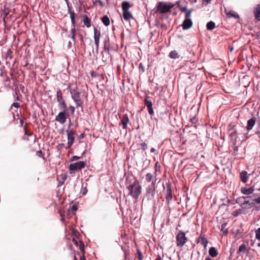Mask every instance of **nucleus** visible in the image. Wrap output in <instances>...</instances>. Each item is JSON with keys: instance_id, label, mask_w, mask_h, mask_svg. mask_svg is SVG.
<instances>
[{"instance_id": "nucleus-1", "label": "nucleus", "mask_w": 260, "mask_h": 260, "mask_svg": "<svg viewBox=\"0 0 260 260\" xmlns=\"http://www.w3.org/2000/svg\"><path fill=\"white\" fill-rule=\"evenodd\" d=\"M127 188L129 191L128 194L135 199H137L141 193L142 187L137 179H135L133 183L129 185Z\"/></svg>"}, {"instance_id": "nucleus-2", "label": "nucleus", "mask_w": 260, "mask_h": 260, "mask_svg": "<svg viewBox=\"0 0 260 260\" xmlns=\"http://www.w3.org/2000/svg\"><path fill=\"white\" fill-rule=\"evenodd\" d=\"M69 89L71 94L72 99L76 103V107L77 108H82L83 101L81 99V93L78 90V87L76 85L73 88H71L70 86H69Z\"/></svg>"}, {"instance_id": "nucleus-3", "label": "nucleus", "mask_w": 260, "mask_h": 260, "mask_svg": "<svg viewBox=\"0 0 260 260\" xmlns=\"http://www.w3.org/2000/svg\"><path fill=\"white\" fill-rule=\"evenodd\" d=\"M133 6L129 2L123 1L121 4V8L122 10V16L125 21H129L133 18L132 13L129 11L130 8Z\"/></svg>"}, {"instance_id": "nucleus-4", "label": "nucleus", "mask_w": 260, "mask_h": 260, "mask_svg": "<svg viewBox=\"0 0 260 260\" xmlns=\"http://www.w3.org/2000/svg\"><path fill=\"white\" fill-rule=\"evenodd\" d=\"M174 7V5L171 3L159 2L156 7V12L165 14L169 12Z\"/></svg>"}, {"instance_id": "nucleus-5", "label": "nucleus", "mask_w": 260, "mask_h": 260, "mask_svg": "<svg viewBox=\"0 0 260 260\" xmlns=\"http://www.w3.org/2000/svg\"><path fill=\"white\" fill-rule=\"evenodd\" d=\"M69 14L71 19V22L74 27L72 28L70 31V37L72 39L74 42L76 41V29L75 28V14L74 11L69 10Z\"/></svg>"}, {"instance_id": "nucleus-6", "label": "nucleus", "mask_w": 260, "mask_h": 260, "mask_svg": "<svg viewBox=\"0 0 260 260\" xmlns=\"http://www.w3.org/2000/svg\"><path fill=\"white\" fill-rule=\"evenodd\" d=\"M85 166V162L84 161H80L75 163L71 164L69 166V169L70 174H72L74 171L80 170Z\"/></svg>"}, {"instance_id": "nucleus-7", "label": "nucleus", "mask_w": 260, "mask_h": 260, "mask_svg": "<svg viewBox=\"0 0 260 260\" xmlns=\"http://www.w3.org/2000/svg\"><path fill=\"white\" fill-rule=\"evenodd\" d=\"M57 101L58 103V106L61 109L67 110V105L62 97L61 91L59 89L56 92Z\"/></svg>"}, {"instance_id": "nucleus-8", "label": "nucleus", "mask_w": 260, "mask_h": 260, "mask_svg": "<svg viewBox=\"0 0 260 260\" xmlns=\"http://www.w3.org/2000/svg\"><path fill=\"white\" fill-rule=\"evenodd\" d=\"M68 116L69 115L67 112V110H63L62 111L60 112L55 117V120L60 124H64L66 122Z\"/></svg>"}, {"instance_id": "nucleus-9", "label": "nucleus", "mask_w": 260, "mask_h": 260, "mask_svg": "<svg viewBox=\"0 0 260 260\" xmlns=\"http://www.w3.org/2000/svg\"><path fill=\"white\" fill-rule=\"evenodd\" d=\"M229 135L231 139V141L233 144L235 145L238 139V133L235 126L230 128L229 129Z\"/></svg>"}, {"instance_id": "nucleus-10", "label": "nucleus", "mask_w": 260, "mask_h": 260, "mask_svg": "<svg viewBox=\"0 0 260 260\" xmlns=\"http://www.w3.org/2000/svg\"><path fill=\"white\" fill-rule=\"evenodd\" d=\"M68 136V148H70L74 143L75 140L74 135H75V131L73 129H69L67 131Z\"/></svg>"}, {"instance_id": "nucleus-11", "label": "nucleus", "mask_w": 260, "mask_h": 260, "mask_svg": "<svg viewBox=\"0 0 260 260\" xmlns=\"http://www.w3.org/2000/svg\"><path fill=\"white\" fill-rule=\"evenodd\" d=\"M167 185V190L166 194V203L169 206L170 203V201L172 200L173 198V194H172V190L171 188V185L168 183L166 184Z\"/></svg>"}, {"instance_id": "nucleus-12", "label": "nucleus", "mask_w": 260, "mask_h": 260, "mask_svg": "<svg viewBox=\"0 0 260 260\" xmlns=\"http://www.w3.org/2000/svg\"><path fill=\"white\" fill-rule=\"evenodd\" d=\"M186 238L185 234L183 232H180L176 237L177 244L178 246H183L186 241Z\"/></svg>"}, {"instance_id": "nucleus-13", "label": "nucleus", "mask_w": 260, "mask_h": 260, "mask_svg": "<svg viewBox=\"0 0 260 260\" xmlns=\"http://www.w3.org/2000/svg\"><path fill=\"white\" fill-rule=\"evenodd\" d=\"M101 32L96 28L94 29V39L96 48L99 47Z\"/></svg>"}, {"instance_id": "nucleus-14", "label": "nucleus", "mask_w": 260, "mask_h": 260, "mask_svg": "<svg viewBox=\"0 0 260 260\" xmlns=\"http://www.w3.org/2000/svg\"><path fill=\"white\" fill-rule=\"evenodd\" d=\"M253 13L255 19L260 21V4L256 5L253 9Z\"/></svg>"}, {"instance_id": "nucleus-15", "label": "nucleus", "mask_w": 260, "mask_h": 260, "mask_svg": "<svg viewBox=\"0 0 260 260\" xmlns=\"http://www.w3.org/2000/svg\"><path fill=\"white\" fill-rule=\"evenodd\" d=\"M129 119L128 115L125 114H124L122 118H121V123L122 125V127L123 129L127 128V124L129 122Z\"/></svg>"}, {"instance_id": "nucleus-16", "label": "nucleus", "mask_w": 260, "mask_h": 260, "mask_svg": "<svg viewBox=\"0 0 260 260\" xmlns=\"http://www.w3.org/2000/svg\"><path fill=\"white\" fill-rule=\"evenodd\" d=\"M256 121V118L254 117H252L247 121L246 129L248 131L251 130L254 125Z\"/></svg>"}, {"instance_id": "nucleus-17", "label": "nucleus", "mask_w": 260, "mask_h": 260, "mask_svg": "<svg viewBox=\"0 0 260 260\" xmlns=\"http://www.w3.org/2000/svg\"><path fill=\"white\" fill-rule=\"evenodd\" d=\"M254 191V187H251L249 188L241 187V192L243 194L248 196L253 192Z\"/></svg>"}, {"instance_id": "nucleus-18", "label": "nucleus", "mask_w": 260, "mask_h": 260, "mask_svg": "<svg viewBox=\"0 0 260 260\" xmlns=\"http://www.w3.org/2000/svg\"><path fill=\"white\" fill-rule=\"evenodd\" d=\"M225 13L228 18H234L235 19H239V15L233 10L228 11L225 10Z\"/></svg>"}, {"instance_id": "nucleus-19", "label": "nucleus", "mask_w": 260, "mask_h": 260, "mask_svg": "<svg viewBox=\"0 0 260 260\" xmlns=\"http://www.w3.org/2000/svg\"><path fill=\"white\" fill-rule=\"evenodd\" d=\"M192 22L190 19H185L182 24L183 29H188L191 27Z\"/></svg>"}, {"instance_id": "nucleus-20", "label": "nucleus", "mask_w": 260, "mask_h": 260, "mask_svg": "<svg viewBox=\"0 0 260 260\" xmlns=\"http://www.w3.org/2000/svg\"><path fill=\"white\" fill-rule=\"evenodd\" d=\"M240 177L242 182L246 183L248 180L249 175L246 171H242L240 174Z\"/></svg>"}, {"instance_id": "nucleus-21", "label": "nucleus", "mask_w": 260, "mask_h": 260, "mask_svg": "<svg viewBox=\"0 0 260 260\" xmlns=\"http://www.w3.org/2000/svg\"><path fill=\"white\" fill-rule=\"evenodd\" d=\"M155 192V187L149 185L146 189V193L152 198L154 197Z\"/></svg>"}, {"instance_id": "nucleus-22", "label": "nucleus", "mask_w": 260, "mask_h": 260, "mask_svg": "<svg viewBox=\"0 0 260 260\" xmlns=\"http://www.w3.org/2000/svg\"><path fill=\"white\" fill-rule=\"evenodd\" d=\"M198 243H201L202 245L204 246V248H206L207 244L208 241L204 237L201 236L197 240Z\"/></svg>"}, {"instance_id": "nucleus-23", "label": "nucleus", "mask_w": 260, "mask_h": 260, "mask_svg": "<svg viewBox=\"0 0 260 260\" xmlns=\"http://www.w3.org/2000/svg\"><path fill=\"white\" fill-rule=\"evenodd\" d=\"M83 23L87 27L91 26V20L87 15L83 16Z\"/></svg>"}, {"instance_id": "nucleus-24", "label": "nucleus", "mask_w": 260, "mask_h": 260, "mask_svg": "<svg viewBox=\"0 0 260 260\" xmlns=\"http://www.w3.org/2000/svg\"><path fill=\"white\" fill-rule=\"evenodd\" d=\"M209 255L212 257H215L218 255V252L215 247H212L209 250Z\"/></svg>"}, {"instance_id": "nucleus-25", "label": "nucleus", "mask_w": 260, "mask_h": 260, "mask_svg": "<svg viewBox=\"0 0 260 260\" xmlns=\"http://www.w3.org/2000/svg\"><path fill=\"white\" fill-rule=\"evenodd\" d=\"M236 202L239 204V205L243 208H246V206H244V203L245 202V200H244L243 197H240L238 198Z\"/></svg>"}, {"instance_id": "nucleus-26", "label": "nucleus", "mask_w": 260, "mask_h": 260, "mask_svg": "<svg viewBox=\"0 0 260 260\" xmlns=\"http://www.w3.org/2000/svg\"><path fill=\"white\" fill-rule=\"evenodd\" d=\"M101 20L105 26H108L110 25V19L108 16H107V15L104 16L101 18Z\"/></svg>"}, {"instance_id": "nucleus-27", "label": "nucleus", "mask_w": 260, "mask_h": 260, "mask_svg": "<svg viewBox=\"0 0 260 260\" xmlns=\"http://www.w3.org/2000/svg\"><path fill=\"white\" fill-rule=\"evenodd\" d=\"M246 250V246L245 244H243L239 246V249L238 250V253L240 254L244 253Z\"/></svg>"}, {"instance_id": "nucleus-28", "label": "nucleus", "mask_w": 260, "mask_h": 260, "mask_svg": "<svg viewBox=\"0 0 260 260\" xmlns=\"http://www.w3.org/2000/svg\"><path fill=\"white\" fill-rule=\"evenodd\" d=\"M206 26L208 30H212L215 28V24L214 22L211 21L207 23Z\"/></svg>"}, {"instance_id": "nucleus-29", "label": "nucleus", "mask_w": 260, "mask_h": 260, "mask_svg": "<svg viewBox=\"0 0 260 260\" xmlns=\"http://www.w3.org/2000/svg\"><path fill=\"white\" fill-rule=\"evenodd\" d=\"M12 54H13V52L12 51V50L10 49H9L7 51V54L5 56L6 59V60L11 59L13 57Z\"/></svg>"}, {"instance_id": "nucleus-30", "label": "nucleus", "mask_w": 260, "mask_h": 260, "mask_svg": "<svg viewBox=\"0 0 260 260\" xmlns=\"http://www.w3.org/2000/svg\"><path fill=\"white\" fill-rule=\"evenodd\" d=\"M149 97L148 96H146V97L145 98L144 101L145 105L146 107L152 106V102L151 101L149 100Z\"/></svg>"}, {"instance_id": "nucleus-31", "label": "nucleus", "mask_w": 260, "mask_h": 260, "mask_svg": "<svg viewBox=\"0 0 260 260\" xmlns=\"http://www.w3.org/2000/svg\"><path fill=\"white\" fill-rule=\"evenodd\" d=\"M169 56L172 58H177L179 57V55L176 51H172L169 54Z\"/></svg>"}, {"instance_id": "nucleus-32", "label": "nucleus", "mask_w": 260, "mask_h": 260, "mask_svg": "<svg viewBox=\"0 0 260 260\" xmlns=\"http://www.w3.org/2000/svg\"><path fill=\"white\" fill-rule=\"evenodd\" d=\"M226 226V223H223V224H221V225L220 230H221V231H222L223 232V234L224 235H226L229 232L228 229L225 228Z\"/></svg>"}, {"instance_id": "nucleus-33", "label": "nucleus", "mask_w": 260, "mask_h": 260, "mask_svg": "<svg viewBox=\"0 0 260 260\" xmlns=\"http://www.w3.org/2000/svg\"><path fill=\"white\" fill-rule=\"evenodd\" d=\"M153 175L151 173H148L146 175V180L147 182H150L152 181Z\"/></svg>"}, {"instance_id": "nucleus-34", "label": "nucleus", "mask_w": 260, "mask_h": 260, "mask_svg": "<svg viewBox=\"0 0 260 260\" xmlns=\"http://www.w3.org/2000/svg\"><path fill=\"white\" fill-rule=\"evenodd\" d=\"M137 253L138 254V257L139 259L143 260L144 257H143L142 252L140 251V250L139 249H137Z\"/></svg>"}, {"instance_id": "nucleus-35", "label": "nucleus", "mask_w": 260, "mask_h": 260, "mask_svg": "<svg viewBox=\"0 0 260 260\" xmlns=\"http://www.w3.org/2000/svg\"><path fill=\"white\" fill-rule=\"evenodd\" d=\"M79 249L83 253V255H84V244L83 242L80 241Z\"/></svg>"}, {"instance_id": "nucleus-36", "label": "nucleus", "mask_w": 260, "mask_h": 260, "mask_svg": "<svg viewBox=\"0 0 260 260\" xmlns=\"http://www.w3.org/2000/svg\"><path fill=\"white\" fill-rule=\"evenodd\" d=\"M93 2L94 4H99L102 7H104L105 6L104 3L101 0H93Z\"/></svg>"}, {"instance_id": "nucleus-37", "label": "nucleus", "mask_w": 260, "mask_h": 260, "mask_svg": "<svg viewBox=\"0 0 260 260\" xmlns=\"http://www.w3.org/2000/svg\"><path fill=\"white\" fill-rule=\"evenodd\" d=\"M256 234H255V237L259 241H260V228H258L256 230Z\"/></svg>"}, {"instance_id": "nucleus-38", "label": "nucleus", "mask_w": 260, "mask_h": 260, "mask_svg": "<svg viewBox=\"0 0 260 260\" xmlns=\"http://www.w3.org/2000/svg\"><path fill=\"white\" fill-rule=\"evenodd\" d=\"M148 111V113L150 115L154 114V111L153 110L152 106L147 107Z\"/></svg>"}, {"instance_id": "nucleus-39", "label": "nucleus", "mask_w": 260, "mask_h": 260, "mask_svg": "<svg viewBox=\"0 0 260 260\" xmlns=\"http://www.w3.org/2000/svg\"><path fill=\"white\" fill-rule=\"evenodd\" d=\"M192 11L190 10H188L185 13V19H190V17L191 16Z\"/></svg>"}, {"instance_id": "nucleus-40", "label": "nucleus", "mask_w": 260, "mask_h": 260, "mask_svg": "<svg viewBox=\"0 0 260 260\" xmlns=\"http://www.w3.org/2000/svg\"><path fill=\"white\" fill-rule=\"evenodd\" d=\"M140 145L141 146V149L143 151H145V150H146L147 149V145L145 143H143L141 144Z\"/></svg>"}, {"instance_id": "nucleus-41", "label": "nucleus", "mask_w": 260, "mask_h": 260, "mask_svg": "<svg viewBox=\"0 0 260 260\" xmlns=\"http://www.w3.org/2000/svg\"><path fill=\"white\" fill-rule=\"evenodd\" d=\"M69 110L70 111L72 114H73L75 111V108L73 106H70L69 107Z\"/></svg>"}, {"instance_id": "nucleus-42", "label": "nucleus", "mask_w": 260, "mask_h": 260, "mask_svg": "<svg viewBox=\"0 0 260 260\" xmlns=\"http://www.w3.org/2000/svg\"><path fill=\"white\" fill-rule=\"evenodd\" d=\"M36 154L39 157H43V158H44V157L43 156V155L42 154V151L41 150H39V151H37Z\"/></svg>"}, {"instance_id": "nucleus-43", "label": "nucleus", "mask_w": 260, "mask_h": 260, "mask_svg": "<svg viewBox=\"0 0 260 260\" xmlns=\"http://www.w3.org/2000/svg\"><path fill=\"white\" fill-rule=\"evenodd\" d=\"M24 133H25V135L31 136L32 135L31 133L28 132L25 126L24 127Z\"/></svg>"}, {"instance_id": "nucleus-44", "label": "nucleus", "mask_w": 260, "mask_h": 260, "mask_svg": "<svg viewBox=\"0 0 260 260\" xmlns=\"http://www.w3.org/2000/svg\"><path fill=\"white\" fill-rule=\"evenodd\" d=\"M80 158V157L75 155L72 157V158L71 159V161H75L78 159H79Z\"/></svg>"}, {"instance_id": "nucleus-45", "label": "nucleus", "mask_w": 260, "mask_h": 260, "mask_svg": "<svg viewBox=\"0 0 260 260\" xmlns=\"http://www.w3.org/2000/svg\"><path fill=\"white\" fill-rule=\"evenodd\" d=\"M71 210L73 212H75L77 210V206L76 205H73L71 207Z\"/></svg>"}, {"instance_id": "nucleus-46", "label": "nucleus", "mask_w": 260, "mask_h": 260, "mask_svg": "<svg viewBox=\"0 0 260 260\" xmlns=\"http://www.w3.org/2000/svg\"><path fill=\"white\" fill-rule=\"evenodd\" d=\"M253 201L256 204H259L260 203V197H258L257 198L254 199L253 200Z\"/></svg>"}, {"instance_id": "nucleus-47", "label": "nucleus", "mask_w": 260, "mask_h": 260, "mask_svg": "<svg viewBox=\"0 0 260 260\" xmlns=\"http://www.w3.org/2000/svg\"><path fill=\"white\" fill-rule=\"evenodd\" d=\"M12 107H15L18 108L20 107V104L18 103H14L12 105Z\"/></svg>"}, {"instance_id": "nucleus-48", "label": "nucleus", "mask_w": 260, "mask_h": 260, "mask_svg": "<svg viewBox=\"0 0 260 260\" xmlns=\"http://www.w3.org/2000/svg\"><path fill=\"white\" fill-rule=\"evenodd\" d=\"M254 206V203L253 202L249 203V205L246 207V208H251V207H253Z\"/></svg>"}, {"instance_id": "nucleus-49", "label": "nucleus", "mask_w": 260, "mask_h": 260, "mask_svg": "<svg viewBox=\"0 0 260 260\" xmlns=\"http://www.w3.org/2000/svg\"><path fill=\"white\" fill-rule=\"evenodd\" d=\"M180 10L182 12L186 13V11H188V10H187L186 7H183V8H181Z\"/></svg>"}, {"instance_id": "nucleus-50", "label": "nucleus", "mask_w": 260, "mask_h": 260, "mask_svg": "<svg viewBox=\"0 0 260 260\" xmlns=\"http://www.w3.org/2000/svg\"><path fill=\"white\" fill-rule=\"evenodd\" d=\"M72 241L75 245H76L77 246H78V241L75 238L73 239Z\"/></svg>"}, {"instance_id": "nucleus-51", "label": "nucleus", "mask_w": 260, "mask_h": 260, "mask_svg": "<svg viewBox=\"0 0 260 260\" xmlns=\"http://www.w3.org/2000/svg\"><path fill=\"white\" fill-rule=\"evenodd\" d=\"M244 200H248L249 199L251 198V196H242Z\"/></svg>"}, {"instance_id": "nucleus-52", "label": "nucleus", "mask_w": 260, "mask_h": 260, "mask_svg": "<svg viewBox=\"0 0 260 260\" xmlns=\"http://www.w3.org/2000/svg\"><path fill=\"white\" fill-rule=\"evenodd\" d=\"M156 180L155 179L154 181H153L150 185H149L151 186L155 187V183H156Z\"/></svg>"}, {"instance_id": "nucleus-53", "label": "nucleus", "mask_w": 260, "mask_h": 260, "mask_svg": "<svg viewBox=\"0 0 260 260\" xmlns=\"http://www.w3.org/2000/svg\"><path fill=\"white\" fill-rule=\"evenodd\" d=\"M245 202L244 203V206H247L249 204V200H245Z\"/></svg>"}, {"instance_id": "nucleus-54", "label": "nucleus", "mask_w": 260, "mask_h": 260, "mask_svg": "<svg viewBox=\"0 0 260 260\" xmlns=\"http://www.w3.org/2000/svg\"><path fill=\"white\" fill-rule=\"evenodd\" d=\"M210 1L211 0H203V3H206V4H208Z\"/></svg>"}, {"instance_id": "nucleus-55", "label": "nucleus", "mask_w": 260, "mask_h": 260, "mask_svg": "<svg viewBox=\"0 0 260 260\" xmlns=\"http://www.w3.org/2000/svg\"><path fill=\"white\" fill-rule=\"evenodd\" d=\"M80 260H86L84 255L80 256Z\"/></svg>"}, {"instance_id": "nucleus-56", "label": "nucleus", "mask_w": 260, "mask_h": 260, "mask_svg": "<svg viewBox=\"0 0 260 260\" xmlns=\"http://www.w3.org/2000/svg\"><path fill=\"white\" fill-rule=\"evenodd\" d=\"M62 178L63 181L66 180V179H67L66 175H62Z\"/></svg>"}, {"instance_id": "nucleus-57", "label": "nucleus", "mask_w": 260, "mask_h": 260, "mask_svg": "<svg viewBox=\"0 0 260 260\" xmlns=\"http://www.w3.org/2000/svg\"><path fill=\"white\" fill-rule=\"evenodd\" d=\"M104 50H105V51H107V52H108L109 50V47H107L106 45H105V46H104Z\"/></svg>"}, {"instance_id": "nucleus-58", "label": "nucleus", "mask_w": 260, "mask_h": 260, "mask_svg": "<svg viewBox=\"0 0 260 260\" xmlns=\"http://www.w3.org/2000/svg\"><path fill=\"white\" fill-rule=\"evenodd\" d=\"M64 1L66 2V3H67V4L68 5V8H69V10H71V8L69 7V3L68 0H64Z\"/></svg>"}, {"instance_id": "nucleus-59", "label": "nucleus", "mask_w": 260, "mask_h": 260, "mask_svg": "<svg viewBox=\"0 0 260 260\" xmlns=\"http://www.w3.org/2000/svg\"><path fill=\"white\" fill-rule=\"evenodd\" d=\"M155 260H161V258L159 255H158Z\"/></svg>"}, {"instance_id": "nucleus-60", "label": "nucleus", "mask_w": 260, "mask_h": 260, "mask_svg": "<svg viewBox=\"0 0 260 260\" xmlns=\"http://www.w3.org/2000/svg\"><path fill=\"white\" fill-rule=\"evenodd\" d=\"M23 120L22 119H21L20 120V125L22 126L23 124Z\"/></svg>"}, {"instance_id": "nucleus-61", "label": "nucleus", "mask_w": 260, "mask_h": 260, "mask_svg": "<svg viewBox=\"0 0 260 260\" xmlns=\"http://www.w3.org/2000/svg\"><path fill=\"white\" fill-rule=\"evenodd\" d=\"M234 213H234V215L235 216H237L238 215V214L239 213L238 211H235L234 212Z\"/></svg>"}, {"instance_id": "nucleus-62", "label": "nucleus", "mask_w": 260, "mask_h": 260, "mask_svg": "<svg viewBox=\"0 0 260 260\" xmlns=\"http://www.w3.org/2000/svg\"><path fill=\"white\" fill-rule=\"evenodd\" d=\"M90 74H91V76L92 77H95V76H96L95 74H94V73L93 72H91V73H90Z\"/></svg>"}, {"instance_id": "nucleus-63", "label": "nucleus", "mask_w": 260, "mask_h": 260, "mask_svg": "<svg viewBox=\"0 0 260 260\" xmlns=\"http://www.w3.org/2000/svg\"><path fill=\"white\" fill-rule=\"evenodd\" d=\"M194 120H195V118H194V117H192V118H190V121H191L192 123H193V121H194Z\"/></svg>"}, {"instance_id": "nucleus-64", "label": "nucleus", "mask_w": 260, "mask_h": 260, "mask_svg": "<svg viewBox=\"0 0 260 260\" xmlns=\"http://www.w3.org/2000/svg\"><path fill=\"white\" fill-rule=\"evenodd\" d=\"M155 149L154 148H152L151 149V150H150V152H152H152H155Z\"/></svg>"}]
</instances>
